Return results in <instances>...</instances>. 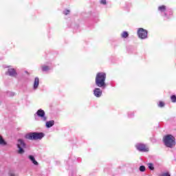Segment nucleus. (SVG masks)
I'll return each instance as SVG.
<instances>
[{"mask_svg": "<svg viewBox=\"0 0 176 176\" xmlns=\"http://www.w3.org/2000/svg\"><path fill=\"white\" fill-rule=\"evenodd\" d=\"M94 94L95 96V97H97L98 98L101 97V96H102V91H101V89L100 88H96L94 90Z\"/></svg>", "mask_w": 176, "mask_h": 176, "instance_id": "obj_8", "label": "nucleus"}, {"mask_svg": "<svg viewBox=\"0 0 176 176\" xmlns=\"http://www.w3.org/2000/svg\"><path fill=\"white\" fill-rule=\"evenodd\" d=\"M100 3H102V5H106L107 4V1L106 0H101Z\"/></svg>", "mask_w": 176, "mask_h": 176, "instance_id": "obj_20", "label": "nucleus"}, {"mask_svg": "<svg viewBox=\"0 0 176 176\" xmlns=\"http://www.w3.org/2000/svg\"><path fill=\"white\" fill-rule=\"evenodd\" d=\"M148 167L149 168V170H155V167L153 166V164H148Z\"/></svg>", "mask_w": 176, "mask_h": 176, "instance_id": "obj_17", "label": "nucleus"}, {"mask_svg": "<svg viewBox=\"0 0 176 176\" xmlns=\"http://www.w3.org/2000/svg\"><path fill=\"white\" fill-rule=\"evenodd\" d=\"M28 159H30L34 166H38V162L35 160V157L33 155H29Z\"/></svg>", "mask_w": 176, "mask_h": 176, "instance_id": "obj_10", "label": "nucleus"}, {"mask_svg": "<svg viewBox=\"0 0 176 176\" xmlns=\"http://www.w3.org/2000/svg\"><path fill=\"white\" fill-rule=\"evenodd\" d=\"M136 148L138 151H140V152H148L149 148L146 147V146L142 143H138L135 145Z\"/></svg>", "mask_w": 176, "mask_h": 176, "instance_id": "obj_7", "label": "nucleus"}, {"mask_svg": "<svg viewBox=\"0 0 176 176\" xmlns=\"http://www.w3.org/2000/svg\"><path fill=\"white\" fill-rule=\"evenodd\" d=\"M105 79H107V74L104 72H99L96 74L95 83L98 87L105 89L107 84H105Z\"/></svg>", "mask_w": 176, "mask_h": 176, "instance_id": "obj_1", "label": "nucleus"}, {"mask_svg": "<svg viewBox=\"0 0 176 176\" xmlns=\"http://www.w3.org/2000/svg\"><path fill=\"white\" fill-rule=\"evenodd\" d=\"M138 35L140 39H146L148 38V31L144 28H139L138 30Z\"/></svg>", "mask_w": 176, "mask_h": 176, "instance_id": "obj_6", "label": "nucleus"}, {"mask_svg": "<svg viewBox=\"0 0 176 176\" xmlns=\"http://www.w3.org/2000/svg\"><path fill=\"white\" fill-rule=\"evenodd\" d=\"M140 171H142V173H144V171H145V167L144 166H141L140 167Z\"/></svg>", "mask_w": 176, "mask_h": 176, "instance_id": "obj_19", "label": "nucleus"}, {"mask_svg": "<svg viewBox=\"0 0 176 176\" xmlns=\"http://www.w3.org/2000/svg\"><path fill=\"white\" fill-rule=\"evenodd\" d=\"M8 74L10 76H16L17 72H16V70L13 68L8 69Z\"/></svg>", "mask_w": 176, "mask_h": 176, "instance_id": "obj_9", "label": "nucleus"}, {"mask_svg": "<svg viewBox=\"0 0 176 176\" xmlns=\"http://www.w3.org/2000/svg\"><path fill=\"white\" fill-rule=\"evenodd\" d=\"M64 14L67 15V14H69V10H65L63 12Z\"/></svg>", "mask_w": 176, "mask_h": 176, "instance_id": "obj_23", "label": "nucleus"}, {"mask_svg": "<svg viewBox=\"0 0 176 176\" xmlns=\"http://www.w3.org/2000/svg\"><path fill=\"white\" fill-rule=\"evenodd\" d=\"M0 145L1 146H6L8 145V142L3 140V137L0 135Z\"/></svg>", "mask_w": 176, "mask_h": 176, "instance_id": "obj_13", "label": "nucleus"}, {"mask_svg": "<svg viewBox=\"0 0 176 176\" xmlns=\"http://www.w3.org/2000/svg\"><path fill=\"white\" fill-rule=\"evenodd\" d=\"M38 86H39V78L38 77H36L34 82V89H38Z\"/></svg>", "mask_w": 176, "mask_h": 176, "instance_id": "obj_12", "label": "nucleus"}, {"mask_svg": "<svg viewBox=\"0 0 176 176\" xmlns=\"http://www.w3.org/2000/svg\"><path fill=\"white\" fill-rule=\"evenodd\" d=\"M122 38H127L129 36V33L127 32H124L122 34H121Z\"/></svg>", "mask_w": 176, "mask_h": 176, "instance_id": "obj_15", "label": "nucleus"}, {"mask_svg": "<svg viewBox=\"0 0 176 176\" xmlns=\"http://www.w3.org/2000/svg\"><path fill=\"white\" fill-rule=\"evenodd\" d=\"M16 146L18 148V153L19 155H23L25 152L24 149H25L27 145L25 144V142L22 139H19L17 140Z\"/></svg>", "mask_w": 176, "mask_h": 176, "instance_id": "obj_4", "label": "nucleus"}, {"mask_svg": "<svg viewBox=\"0 0 176 176\" xmlns=\"http://www.w3.org/2000/svg\"><path fill=\"white\" fill-rule=\"evenodd\" d=\"M49 69H50V68L48 66L42 67V71H43L44 72H46V71H49Z\"/></svg>", "mask_w": 176, "mask_h": 176, "instance_id": "obj_16", "label": "nucleus"}, {"mask_svg": "<svg viewBox=\"0 0 176 176\" xmlns=\"http://www.w3.org/2000/svg\"><path fill=\"white\" fill-rule=\"evenodd\" d=\"M36 116H38V118H40V120L42 122H46V120H47V117H46L45 111H43V109H38L34 114V118L36 120L37 119Z\"/></svg>", "mask_w": 176, "mask_h": 176, "instance_id": "obj_5", "label": "nucleus"}, {"mask_svg": "<svg viewBox=\"0 0 176 176\" xmlns=\"http://www.w3.org/2000/svg\"><path fill=\"white\" fill-rule=\"evenodd\" d=\"M43 137H45V134L43 133H37V132L28 133L25 136L26 140H30L32 141L42 140Z\"/></svg>", "mask_w": 176, "mask_h": 176, "instance_id": "obj_3", "label": "nucleus"}, {"mask_svg": "<svg viewBox=\"0 0 176 176\" xmlns=\"http://www.w3.org/2000/svg\"><path fill=\"white\" fill-rule=\"evenodd\" d=\"M161 176H170V173H162Z\"/></svg>", "mask_w": 176, "mask_h": 176, "instance_id": "obj_21", "label": "nucleus"}, {"mask_svg": "<svg viewBox=\"0 0 176 176\" xmlns=\"http://www.w3.org/2000/svg\"><path fill=\"white\" fill-rule=\"evenodd\" d=\"M164 102H160V103H159V107H164Z\"/></svg>", "mask_w": 176, "mask_h": 176, "instance_id": "obj_22", "label": "nucleus"}, {"mask_svg": "<svg viewBox=\"0 0 176 176\" xmlns=\"http://www.w3.org/2000/svg\"><path fill=\"white\" fill-rule=\"evenodd\" d=\"M164 144L166 148L175 146V138L173 135H166L163 138Z\"/></svg>", "mask_w": 176, "mask_h": 176, "instance_id": "obj_2", "label": "nucleus"}, {"mask_svg": "<svg viewBox=\"0 0 176 176\" xmlns=\"http://www.w3.org/2000/svg\"><path fill=\"white\" fill-rule=\"evenodd\" d=\"M53 126H54V120L48 121L45 124L47 129H50V127H53Z\"/></svg>", "mask_w": 176, "mask_h": 176, "instance_id": "obj_11", "label": "nucleus"}, {"mask_svg": "<svg viewBox=\"0 0 176 176\" xmlns=\"http://www.w3.org/2000/svg\"><path fill=\"white\" fill-rule=\"evenodd\" d=\"M170 100H171L172 102H176V96H175V95H173L170 97Z\"/></svg>", "mask_w": 176, "mask_h": 176, "instance_id": "obj_18", "label": "nucleus"}, {"mask_svg": "<svg viewBox=\"0 0 176 176\" xmlns=\"http://www.w3.org/2000/svg\"><path fill=\"white\" fill-rule=\"evenodd\" d=\"M160 12H166V6H161L158 8Z\"/></svg>", "mask_w": 176, "mask_h": 176, "instance_id": "obj_14", "label": "nucleus"}]
</instances>
